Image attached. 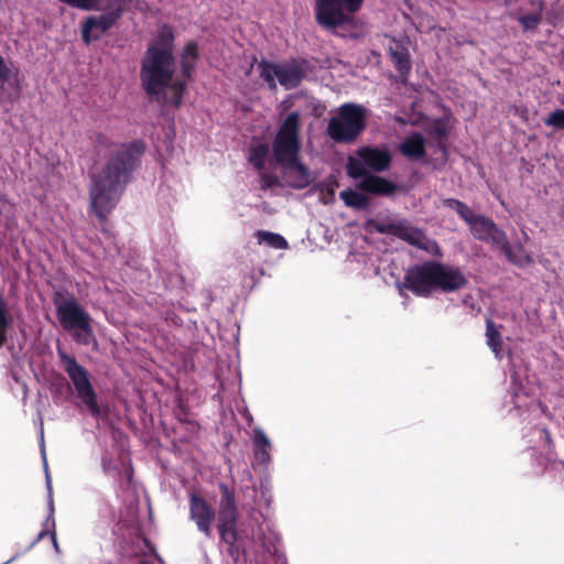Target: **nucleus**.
<instances>
[{
    "label": "nucleus",
    "mask_w": 564,
    "mask_h": 564,
    "mask_svg": "<svg viewBox=\"0 0 564 564\" xmlns=\"http://www.w3.org/2000/svg\"><path fill=\"white\" fill-rule=\"evenodd\" d=\"M57 355L62 362V367L70 378L79 399L94 416H99L100 409L97 403V395L89 381L88 371L80 366L73 356L68 355L64 350L57 349Z\"/></svg>",
    "instance_id": "obj_14"
},
{
    "label": "nucleus",
    "mask_w": 564,
    "mask_h": 564,
    "mask_svg": "<svg viewBox=\"0 0 564 564\" xmlns=\"http://www.w3.org/2000/svg\"><path fill=\"white\" fill-rule=\"evenodd\" d=\"M339 197L350 207L364 208L367 205V198L354 189L341 191Z\"/></svg>",
    "instance_id": "obj_30"
},
{
    "label": "nucleus",
    "mask_w": 564,
    "mask_h": 564,
    "mask_svg": "<svg viewBox=\"0 0 564 564\" xmlns=\"http://www.w3.org/2000/svg\"><path fill=\"white\" fill-rule=\"evenodd\" d=\"M487 345L498 359L502 357V337L491 321H487L486 325Z\"/></svg>",
    "instance_id": "obj_27"
},
{
    "label": "nucleus",
    "mask_w": 564,
    "mask_h": 564,
    "mask_svg": "<svg viewBox=\"0 0 564 564\" xmlns=\"http://www.w3.org/2000/svg\"><path fill=\"white\" fill-rule=\"evenodd\" d=\"M391 155L384 149L364 147L356 152L355 156H349L347 162V174L360 180L357 184L358 188L376 194L391 195L395 191V185L380 176L370 172H382L389 169Z\"/></svg>",
    "instance_id": "obj_5"
},
{
    "label": "nucleus",
    "mask_w": 564,
    "mask_h": 564,
    "mask_svg": "<svg viewBox=\"0 0 564 564\" xmlns=\"http://www.w3.org/2000/svg\"><path fill=\"white\" fill-rule=\"evenodd\" d=\"M40 442H41V453L42 458L44 463V470H45V478H46V487H47V509H48V516L44 523V529L39 533L36 540L31 544L33 546L37 541L42 540L45 535L52 533V531L55 528V521H54V500H53V488H52V480L51 476L48 474V467L46 462V455H45V448H44V431L41 426L40 431Z\"/></svg>",
    "instance_id": "obj_20"
},
{
    "label": "nucleus",
    "mask_w": 564,
    "mask_h": 564,
    "mask_svg": "<svg viewBox=\"0 0 564 564\" xmlns=\"http://www.w3.org/2000/svg\"><path fill=\"white\" fill-rule=\"evenodd\" d=\"M96 148L98 152L110 149V158L105 166L91 174L89 191L94 213L100 220H105L118 203L142 153V148L137 143L112 144L101 134L96 139Z\"/></svg>",
    "instance_id": "obj_1"
},
{
    "label": "nucleus",
    "mask_w": 564,
    "mask_h": 564,
    "mask_svg": "<svg viewBox=\"0 0 564 564\" xmlns=\"http://www.w3.org/2000/svg\"><path fill=\"white\" fill-rule=\"evenodd\" d=\"M8 328V318L6 316L4 304L0 299V347L6 341V334Z\"/></svg>",
    "instance_id": "obj_34"
},
{
    "label": "nucleus",
    "mask_w": 564,
    "mask_h": 564,
    "mask_svg": "<svg viewBox=\"0 0 564 564\" xmlns=\"http://www.w3.org/2000/svg\"><path fill=\"white\" fill-rule=\"evenodd\" d=\"M499 250L516 265L525 267L533 262L532 257L525 251L522 245H517L514 248H511L508 239L506 247L500 246Z\"/></svg>",
    "instance_id": "obj_24"
},
{
    "label": "nucleus",
    "mask_w": 564,
    "mask_h": 564,
    "mask_svg": "<svg viewBox=\"0 0 564 564\" xmlns=\"http://www.w3.org/2000/svg\"><path fill=\"white\" fill-rule=\"evenodd\" d=\"M525 10H528V13H519L517 20L522 25L523 30H533L540 24L542 20L544 3H541L540 9L535 6H528Z\"/></svg>",
    "instance_id": "obj_25"
},
{
    "label": "nucleus",
    "mask_w": 564,
    "mask_h": 564,
    "mask_svg": "<svg viewBox=\"0 0 564 564\" xmlns=\"http://www.w3.org/2000/svg\"><path fill=\"white\" fill-rule=\"evenodd\" d=\"M392 59L395 64L397 69L401 74H405L410 70L411 64L406 53L404 52H392Z\"/></svg>",
    "instance_id": "obj_32"
},
{
    "label": "nucleus",
    "mask_w": 564,
    "mask_h": 564,
    "mask_svg": "<svg viewBox=\"0 0 564 564\" xmlns=\"http://www.w3.org/2000/svg\"><path fill=\"white\" fill-rule=\"evenodd\" d=\"M101 465L105 471L109 473L111 469V463L110 460L105 456L101 459Z\"/></svg>",
    "instance_id": "obj_35"
},
{
    "label": "nucleus",
    "mask_w": 564,
    "mask_h": 564,
    "mask_svg": "<svg viewBox=\"0 0 564 564\" xmlns=\"http://www.w3.org/2000/svg\"><path fill=\"white\" fill-rule=\"evenodd\" d=\"M13 560H15V556H12V558H9L8 563L12 562ZM3 564H7V562Z\"/></svg>",
    "instance_id": "obj_38"
},
{
    "label": "nucleus",
    "mask_w": 564,
    "mask_h": 564,
    "mask_svg": "<svg viewBox=\"0 0 564 564\" xmlns=\"http://www.w3.org/2000/svg\"><path fill=\"white\" fill-rule=\"evenodd\" d=\"M475 239L498 248L507 243V235L490 218L479 215L469 226Z\"/></svg>",
    "instance_id": "obj_18"
},
{
    "label": "nucleus",
    "mask_w": 564,
    "mask_h": 564,
    "mask_svg": "<svg viewBox=\"0 0 564 564\" xmlns=\"http://www.w3.org/2000/svg\"><path fill=\"white\" fill-rule=\"evenodd\" d=\"M261 522L252 518L249 523V540H245L246 545L241 546L246 554L253 555L257 561L263 562L267 555L278 554L279 535L275 532L270 520L260 514Z\"/></svg>",
    "instance_id": "obj_11"
},
{
    "label": "nucleus",
    "mask_w": 564,
    "mask_h": 564,
    "mask_svg": "<svg viewBox=\"0 0 564 564\" xmlns=\"http://www.w3.org/2000/svg\"><path fill=\"white\" fill-rule=\"evenodd\" d=\"M546 126H551L557 129H564V110L557 109L549 115L544 120Z\"/></svg>",
    "instance_id": "obj_33"
},
{
    "label": "nucleus",
    "mask_w": 564,
    "mask_h": 564,
    "mask_svg": "<svg viewBox=\"0 0 564 564\" xmlns=\"http://www.w3.org/2000/svg\"><path fill=\"white\" fill-rule=\"evenodd\" d=\"M538 433L540 434L541 437H544L545 442H550V434L545 429H539Z\"/></svg>",
    "instance_id": "obj_37"
},
{
    "label": "nucleus",
    "mask_w": 564,
    "mask_h": 564,
    "mask_svg": "<svg viewBox=\"0 0 564 564\" xmlns=\"http://www.w3.org/2000/svg\"><path fill=\"white\" fill-rule=\"evenodd\" d=\"M248 161L260 175L261 188H272L280 184L278 176L268 172V169L274 164L273 154H270L268 143L252 145L249 149Z\"/></svg>",
    "instance_id": "obj_16"
},
{
    "label": "nucleus",
    "mask_w": 564,
    "mask_h": 564,
    "mask_svg": "<svg viewBox=\"0 0 564 564\" xmlns=\"http://www.w3.org/2000/svg\"><path fill=\"white\" fill-rule=\"evenodd\" d=\"M300 112L292 111L273 139L272 154L274 164L281 166L284 184L295 189H303L313 182L310 169L300 160Z\"/></svg>",
    "instance_id": "obj_3"
},
{
    "label": "nucleus",
    "mask_w": 564,
    "mask_h": 564,
    "mask_svg": "<svg viewBox=\"0 0 564 564\" xmlns=\"http://www.w3.org/2000/svg\"><path fill=\"white\" fill-rule=\"evenodd\" d=\"M512 378V392L511 399L514 404V408L520 411L522 408L530 409L535 405V400L530 399L529 389H525L520 381H518V377L516 375L511 376Z\"/></svg>",
    "instance_id": "obj_23"
},
{
    "label": "nucleus",
    "mask_w": 564,
    "mask_h": 564,
    "mask_svg": "<svg viewBox=\"0 0 564 564\" xmlns=\"http://www.w3.org/2000/svg\"><path fill=\"white\" fill-rule=\"evenodd\" d=\"M126 0H105L102 7L91 10L101 11L99 15L86 19L82 28V36L85 43L98 40L120 19L124 11Z\"/></svg>",
    "instance_id": "obj_15"
},
{
    "label": "nucleus",
    "mask_w": 564,
    "mask_h": 564,
    "mask_svg": "<svg viewBox=\"0 0 564 564\" xmlns=\"http://www.w3.org/2000/svg\"><path fill=\"white\" fill-rule=\"evenodd\" d=\"M189 518L206 538H212V524L215 519L214 509L195 494L189 497Z\"/></svg>",
    "instance_id": "obj_19"
},
{
    "label": "nucleus",
    "mask_w": 564,
    "mask_h": 564,
    "mask_svg": "<svg viewBox=\"0 0 564 564\" xmlns=\"http://www.w3.org/2000/svg\"><path fill=\"white\" fill-rule=\"evenodd\" d=\"M54 304L62 327L72 335L78 345L89 346L96 344L91 326L93 319L74 296L55 300Z\"/></svg>",
    "instance_id": "obj_7"
},
{
    "label": "nucleus",
    "mask_w": 564,
    "mask_h": 564,
    "mask_svg": "<svg viewBox=\"0 0 564 564\" xmlns=\"http://www.w3.org/2000/svg\"><path fill=\"white\" fill-rule=\"evenodd\" d=\"M198 56L197 44L195 42H189L181 56L182 64V75L184 78H189L191 73L194 69L196 59Z\"/></svg>",
    "instance_id": "obj_26"
},
{
    "label": "nucleus",
    "mask_w": 564,
    "mask_h": 564,
    "mask_svg": "<svg viewBox=\"0 0 564 564\" xmlns=\"http://www.w3.org/2000/svg\"><path fill=\"white\" fill-rule=\"evenodd\" d=\"M142 544L139 550L143 552V556L137 561V564H164L163 561L153 553V549L147 539H139Z\"/></svg>",
    "instance_id": "obj_31"
},
{
    "label": "nucleus",
    "mask_w": 564,
    "mask_h": 564,
    "mask_svg": "<svg viewBox=\"0 0 564 564\" xmlns=\"http://www.w3.org/2000/svg\"><path fill=\"white\" fill-rule=\"evenodd\" d=\"M21 95V79L18 67L0 55V98L15 101Z\"/></svg>",
    "instance_id": "obj_17"
},
{
    "label": "nucleus",
    "mask_w": 564,
    "mask_h": 564,
    "mask_svg": "<svg viewBox=\"0 0 564 564\" xmlns=\"http://www.w3.org/2000/svg\"><path fill=\"white\" fill-rule=\"evenodd\" d=\"M466 284L467 279L459 268L437 261H426L410 268L403 281V288L422 297L436 291L456 292Z\"/></svg>",
    "instance_id": "obj_4"
},
{
    "label": "nucleus",
    "mask_w": 564,
    "mask_h": 564,
    "mask_svg": "<svg viewBox=\"0 0 564 564\" xmlns=\"http://www.w3.org/2000/svg\"><path fill=\"white\" fill-rule=\"evenodd\" d=\"M259 243H264L273 249H288L289 243L285 238L279 234L259 230L257 232Z\"/></svg>",
    "instance_id": "obj_29"
},
{
    "label": "nucleus",
    "mask_w": 564,
    "mask_h": 564,
    "mask_svg": "<svg viewBox=\"0 0 564 564\" xmlns=\"http://www.w3.org/2000/svg\"><path fill=\"white\" fill-rule=\"evenodd\" d=\"M399 150L409 160H422L425 156V139L421 133H412L400 143Z\"/></svg>",
    "instance_id": "obj_21"
},
{
    "label": "nucleus",
    "mask_w": 564,
    "mask_h": 564,
    "mask_svg": "<svg viewBox=\"0 0 564 564\" xmlns=\"http://www.w3.org/2000/svg\"><path fill=\"white\" fill-rule=\"evenodd\" d=\"M367 110L356 104L340 106L337 117L329 120L328 135L336 142H351L365 129Z\"/></svg>",
    "instance_id": "obj_9"
},
{
    "label": "nucleus",
    "mask_w": 564,
    "mask_h": 564,
    "mask_svg": "<svg viewBox=\"0 0 564 564\" xmlns=\"http://www.w3.org/2000/svg\"><path fill=\"white\" fill-rule=\"evenodd\" d=\"M252 443L256 459L261 464H269L271 460V442L262 429L256 427L253 430Z\"/></svg>",
    "instance_id": "obj_22"
},
{
    "label": "nucleus",
    "mask_w": 564,
    "mask_h": 564,
    "mask_svg": "<svg viewBox=\"0 0 564 564\" xmlns=\"http://www.w3.org/2000/svg\"><path fill=\"white\" fill-rule=\"evenodd\" d=\"M51 539H52V543L54 545L55 551L58 553L59 552V546H58V543H57L55 530L52 531Z\"/></svg>",
    "instance_id": "obj_36"
},
{
    "label": "nucleus",
    "mask_w": 564,
    "mask_h": 564,
    "mask_svg": "<svg viewBox=\"0 0 564 564\" xmlns=\"http://www.w3.org/2000/svg\"><path fill=\"white\" fill-rule=\"evenodd\" d=\"M258 72L270 89H276V83L284 89L295 88L305 76L303 64L296 61L284 63L262 61L258 64Z\"/></svg>",
    "instance_id": "obj_13"
},
{
    "label": "nucleus",
    "mask_w": 564,
    "mask_h": 564,
    "mask_svg": "<svg viewBox=\"0 0 564 564\" xmlns=\"http://www.w3.org/2000/svg\"><path fill=\"white\" fill-rule=\"evenodd\" d=\"M444 204L447 207L454 209L459 215V217L466 221L468 227L480 215L474 213L465 203L455 198H448L444 202Z\"/></svg>",
    "instance_id": "obj_28"
},
{
    "label": "nucleus",
    "mask_w": 564,
    "mask_h": 564,
    "mask_svg": "<svg viewBox=\"0 0 564 564\" xmlns=\"http://www.w3.org/2000/svg\"><path fill=\"white\" fill-rule=\"evenodd\" d=\"M366 228L369 231L395 236L431 256H441V249L437 242L429 238L422 229L412 226L406 219L392 218L389 216L377 217L369 219L366 224Z\"/></svg>",
    "instance_id": "obj_6"
},
{
    "label": "nucleus",
    "mask_w": 564,
    "mask_h": 564,
    "mask_svg": "<svg viewBox=\"0 0 564 564\" xmlns=\"http://www.w3.org/2000/svg\"><path fill=\"white\" fill-rule=\"evenodd\" d=\"M221 498L218 511L217 529L223 542L230 546L241 547L246 545L245 540H249V533L246 529L237 530V508L234 495L227 486L221 485Z\"/></svg>",
    "instance_id": "obj_12"
},
{
    "label": "nucleus",
    "mask_w": 564,
    "mask_h": 564,
    "mask_svg": "<svg viewBox=\"0 0 564 564\" xmlns=\"http://www.w3.org/2000/svg\"><path fill=\"white\" fill-rule=\"evenodd\" d=\"M174 34L170 26L159 29L142 61L141 82L152 100L180 107L185 79L174 78Z\"/></svg>",
    "instance_id": "obj_2"
},
{
    "label": "nucleus",
    "mask_w": 564,
    "mask_h": 564,
    "mask_svg": "<svg viewBox=\"0 0 564 564\" xmlns=\"http://www.w3.org/2000/svg\"><path fill=\"white\" fill-rule=\"evenodd\" d=\"M261 522L252 518L249 523V540H245L246 545L241 546L246 554L253 555L257 561L263 562L267 555L278 554L279 535L275 532L270 520L260 514Z\"/></svg>",
    "instance_id": "obj_10"
},
{
    "label": "nucleus",
    "mask_w": 564,
    "mask_h": 564,
    "mask_svg": "<svg viewBox=\"0 0 564 564\" xmlns=\"http://www.w3.org/2000/svg\"><path fill=\"white\" fill-rule=\"evenodd\" d=\"M13 560H15V556H12V558H9L8 563L12 562ZM3 564H7V562Z\"/></svg>",
    "instance_id": "obj_39"
},
{
    "label": "nucleus",
    "mask_w": 564,
    "mask_h": 564,
    "mask_svg": "<svg viewBox=\"0 0 564 564\" xmlns=\"http://www.w3.org/2000/svg\"><path fill=\"white\" fill-rule=\"evenodd\" d=\"M364 0H315V20L322 28L338 33L357 26L356 13Z\"/></svg>",
    "instance_id": "obj_8"
}]
</instances>
